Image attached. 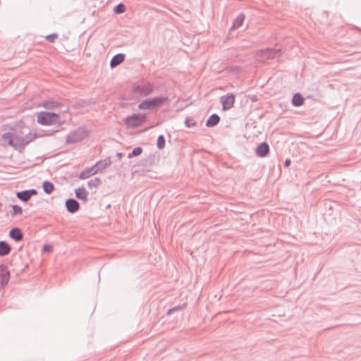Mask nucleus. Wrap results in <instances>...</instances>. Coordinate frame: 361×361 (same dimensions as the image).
I'll use <instances>...</instances> for the list:
<instances>
[{
  "label": "nucleus",
  "instance_id": "1",
  "mask_svg": "<svg viewBox=\"0 0 361 361\" xmlns=\"http://www.w3.org/2000/svg\"><path fill=\"white\" fill-rule=\"evenodd\" d=\"M37 122L42 125L50 126L53 124H57L56 129L49 130L47 135H51L54 133L59 131L61 122L60 121V116L59 114L49 112V111H42L37 115Z\"/></svg>",
  "mask_w": 361,
  "mask_h": 361
},
{
  "label": "nucleus",
  "instance_id": "2",
  "mask_svg": "<svg viewBox=\"0 0 361 361\" xmlns=\"http://www.w3.org/2000/svg\"><path fill=\"white\" fill-rule=\"evenodd\" d=\"M169 100L167 97H157L151 99H147L138 104V109L140 110H153L161 107Z\"/></svg>",
  "mask_w": 361,
  "mask_h": 361
},
{
  "label": "nucleus",
  "instance_id": "3",
  "mask_svg": "<svg viewBox=\"0 0 361 361\" xmlns=\"http://www.w3.org/2000/svg\"><path fill=\"white\" fill-rule=\"evenodd\" d=\"M147 116L142 114H134L124 119L125 125L130 128H135L142 126L146 121Z\"/></svg>",
  "mask_w": 361,
  "mask_h": 361
},
{
  "label": "nucleus",
  "instance_id": "4",
  "mask_svg": "<svg viewBox=\"0 0 361 361\" xmlns=\"http://www.w3.org/2000/svg\"><path fill=\"white\" fill-rule=\"evenodd\" d=\"M154 88V84L148 82L142 85H135L132 88V92L140 97H147L153 92Z\"/></svg>",
  "mask_w": 361,
  "mask_h": 361
},
{
  "label": "nucleus",
  "instance_id": "5",
  "mask_svg": "<svg viewBox=\"0 0 361 361\" xmlns=\"http://www.w3.org/2000/svg\"><path fill=\"white\" fill-rule=\"evenodd\" d=\"M86 137L85 132L82 128L71 132L66 136V142L67 144H73L82 141Z\"/></svg>",
  "mask_w": 361,
  "mask_h": 361
},
{
  "label": "nucleus",
  "instance_id": "6",
  "mask_svg": "<svg viewBox=\"0 0 361 361\" xmlns=\"http://www.w3.org/2000/svg\"><path fill=\"white\" fill-rule=\"evenodd\" d=\"M1 140L4 145H8L16 149H18L17 144L18 143V136L11 133H4L1 136Z\"/></svg>",
  "mask_w": 361,
  "mask_h": 361
},
{
  "label": "nucleus",
  "instance_id": "7",
  "mask_svg": "<svg viewBox=\"0 0 361 361\" xmlns=\"http://www.w3.org/2000/svg\"><path fill=\"white\" fill-rule=\"evenodd\" d=\"M224 111H227L233 106L235 103V95L233 93H228L220 98Z\"/></svg>",
  "mask_w": 361,
  "mask_h": 361
},
{
  "label": "nucleus",
  "instance_id": "8",
  "mask_svg": "<svg viewBox=\"0 0 361 361\" xmlns=\"http://www.w3.org/2000/svg\"><path fill=\"white\" fill-rule=\"evenodd\" d=\"M259 56L267 59H273L281 56L280 49H264L259 51Z\"/></svg>",
  "mask_w": 361,
  "mask_h": 361
},
{
  "label": "nucleus",
  "instance_id": "9",
  "mask_svg": "<svg viewBox=\"0 0 361 361\" xmlns=\"http://www.w3.org/2000/svg\"><path fill=\"white\" fill-rule=\"evenodd\" d=\"M65 207L68 212L75 214L79 210L80 204L74 198H68L66 200Z\"/></svg>",
  "mask_w": 361,
  "mask_h": 361
},
{
  "label": "nucleus",
  "instance_id": "10",
  "mask_svg": "<svg viewBox=\"0 0 361 361\" xmlns=\"http://www.w3.org/2000/svg\"><path fill=\"white\" fill-rule=\"evenodd\" d=\"M37 191L35 189L25 190L23 191L18 192L16 197L21 201L26 202L33 195H36Z\"/></svg>",
  "mask_w": 361,
  "mask_h": 361
},
{
  "label": "nucleus",
  "instance_id": "11",
  "mask_svg": "<svg viewBox=\"0 0 361 361\" xmlns=\"http://www.w3.org/2000/svg\"><path fill=\"white\" fill-rule=\"evenodd\" d=\"M10 279V272L4 264L0 265V287L6 285Z\"/></svg>",
  "mask_w": 361,
  "mask_h": 361
},
{
  "label": "nucleus",
  "instance_id": "12",
  "mask_svg": "<svg viewBox=\"0 0 361 361\" xmlns=\"http://www.w3.org/2000/svg\"><path fill=\"white\" fill-rule=\"evenodd\" d=\"M36 137L35 135H32V133H28L25 137H19L18 136V143L17 144L18 150H21L23 149L27 145H28L31 141H32Z\"/></svg>",
  "mask_w": 361,
  "mask_h": 361
},
{
  "label": "nucleus",
  "instance_id": "13",
  "mask_svg": "<svg viewBox=\"0 0 361 361\" xmlns=\"http://www.w3.org/2000/svg\"><path fill=\"white\" fill-rule=\"evenodd\" d=\"M269 145L266 142H264L257 145L255 149V152L259 157H265L269 154Z\"/></svg>",
  "mask_w": 361,
  "mask_h": 361
},
{
  "label": "nucleus",
  "instance_id": "14",
  "mask_svg": "<svg viewBox=\"0 0 361 361\" xmlns=\"http://www.w3.org/2000/svg\"><path fill=\"white\" fill-rule=\"evenodd\" d=\"M9 236L16 242H19L23 238V234L21 230L18 227H14L10 230Z\"/></svg>",
  "mask_w": 361,
  "mask_h": 361
},
{
  "label": "nucleus",
  "instance_id": "15",
  "mask_svg": "<svg viewBox=\"0 0 361 361\" xmlns=\"http://www.w3.org/2000/svg\"><path fill=\"white\" fill-rule=\"evenodd\" d=\"M125 57V54L121 53L114 55L110 61L111 68H115L119 64H121L122 62L124 61Z\"/></svg>",
  "mask_w": 361,
  "mask_h": 361
},
{
  "label": "nucleus",
  "instance_id": "16",
  "mask_svg": "<svg viewBox=\"0 0 361 361\" xmlns=\"http://www.w3.org/2000/svg\"><path fill=\"white\" fill-rule=\"evenodd\" d=\"M98 173V170H96L94 166L92 167H89L83 170L79 175V178L80 179H87L90 176Z\"/></svg>",
  "mask_w": 361,
  "mask_h": 361
},
{
  "label": "nucleus",
  "instance_id": "17",
  "mask_svg": "<svg viewBox=\"0 0 361 361\" xmlns=\"http://www.w3.org/2000/svg\"><path fill=\"white\" fill-rule=\"evenodd\" d=\"M75 197L82 200L84 202H86L87 201V192L86 189L84 187L78 188L75 190Z\"/></svg>",
  "mask_w": 361,
  "mask_h": 361
},
{
  "label": "nucleus",
  "instance_id": "18",
  "mask_svg": "<svg viewBox=\"0 0 361 361\" xmlns=\"http://www.w3.org/2000/svg\"><path fill=\"white\" fill-rule=\"evenodd\" d=\"M111 163L112 162L110 157H107L103 160L97 161L94 166L96 170H98L99 172V171H102L103 169L110 166Z\"/></svg>",
  "mask_w": 361,
  "mask_h": 361
},
{
  "label": "nucleus",
  "instance_id": "19",
  "mask_svg": "<svg viewBox=\"0 0 361 361\" xmlns=\"http://www.w3.org/2000/svg\"><path fill=\"white\" fill-rule=\"evenodd\" d=\"M11 251V247L5 240L0 241V257L8 255Z\"/></svg>",
  "mask_w": 361,
  "mask_h": 361
},
{
  "label": "nucleus",
  "instance_id": "20",
  "mask_svg": "<svg viewBox=\"0 0 361 361\" xmlns=\"http://www.w3.org/2000/svg\"><path fill=\"white\" fill-rule=\"evenodd\" d=\"M220 121V117L216 114H212L206 121L207 127H214Z\"/></svg>",
  "mask_w": 361,
  "mask_h": 361
},
{
  "label": "nucleus",
  "instance_id": "21",
  "mask_svg": "<svg viewBox=\"0 0 361 361\" xmlns=\"http://www.w3.org/2000/svg\"><path fill=\"white\" fill-rule=\"evenodd\" d=\"M304 98L300 93H295L292 98V104L293 106L299 107L304 104Z\"/></svg>",
  "mask_w": 361,
  "mask_h": 361
},
{
  "label": "nucleus",
  "instance_id": "22",
  "mask_svg": "<svg viewBox=\"0 0 361 361\" xmlns=\"http://www.w3.org/2000/svg\"><path fill=\"white\" fill-rule=\"evenodd\" d=\"M245 15L243 13H240L234 20L231 27V30H235L240 27L243 25Z\"/></svg>",
  "mask_w": 361,
  "mask_h": 361
},
{
  "label": "nucleus",
  "instance_id": "23",
  "mask_svg": "<svg viewBox=\"0 0 361 361\" xmlns=\"http://www.w3.org/2000/svg\"><path fill=\"white\" fill-rule=\"evenodd\" d=\"M61 106H62L61 103L54 100H48L44 103V107L47 109H55Z\"/></svg>",
  "mask_w": 361,
  "mask_h": 361
},
{
  "label": "nucleus",
  "instance_id": "24",
  "mask_svg": "<svg viewBox=\"0 0 361 361\" xmlns=\"http://www.w3.org/2000/svg\"><path fill=\"white\" fill-rule=\"evenodd\" d=\"M42 188L46 194L49 195L54 191V185L49 180H45L42 183Z\"/></svg>",
  "mask_w": 361,
  "mask_h": 361
},
{
  "label": "nucleus",
  "instance_id": "25",
  "mask_svg": "<svg viewBox=\"0 0 361 361\" xmlns=\"http://www.w3.org/2000/svg\"><path fill=\"white\" fill-rule=\"evenodd\" d=\"M101 184H102V180L98 177H96L93 179L90 180L87 183V185H88L89 188H96L98 186H99Z\"/></svg>",
  "mask_w": 361,
  "mask_h": 361
},
{
  "label": "nucleus",
  "instance_id": "26",
  "mask_svg": "<svg viewBox=\"0 0 361 361\" xmlns=\"http://www.w3.org/2000/svg\"><path fill=\"white\" fill-rule=\"evenodd\" d=\"M126 11V6L124 4H123L122 2L119 3L118 4H117L114 8V12L116 13V14H121V13H123L125 11Z\"/></svg>",
  "mask_w": 361,
  "mask_h": 361
},
{
  "label": "nucleus",
  "instance_id": "27",
  "mask_svg": "<svg viewBox=\"0 0 361 361\" xmlns=\"http://www.w3.org/2000/svg\"><path fill=\"white\" fill-rule=\"evenodd\" d=\"M142 151L143 149L141 147H136L128 154V158L130 159L132 157L139 156L142 154Z\"/></svg>",
  "mask_w": 361,
  "mask_h": 361
},
{
  "label": "nucleus",
  "instance_id": "28",
  "mask_svg": "<svg viewBox=\"0 0 361 361\" xmlns=\"http://www.w3.org/2000/svg\"><path fill=\"white\" fill-rule=\"evenodd\" d=\"M165 137L163 135H160L157 137V147L159 149H162L165 147Z\"/></svg>",
  "mask_w": 361,
  "mask_h": 361
},
{
  "label": "nucleus",
  "instance_id": "29",
  "mask_svg": "<svg viewBox=\"0 0 361 361\" xmlns=\"http://www.w3.org/2000/svg\"><path fill=\"white\" fill-rule=\"evenodd\" d=\"M23 212V209L18 204L12 205V211H11V216H16L18 214H21Z\"/></svg>",
  "mask_w": 361,
  "mask_h": 361
},
{
  "label": "nucleus",
  "instance_id": "30",
  "mask_svg": "<svg viewBox=\"0 0 361 361\" xmlns=\"http://www.w3.org/2000/svg\"><path fill=\"white\" fill-rule=\"evenodd\" d=\"M186 305L185 304H183L182 305H176L171 309H169L168 311H167V314L168 315H170V314H172L174 312L176 311H178V310H183L184 307H185Z\"/></svg>",
  "mask_w": 361,
  "mask_h": 361
},
{
  "label": "nucleus",
  "instance_id": "31",
  "mask_svg": "<svg viewBox=\"0 0 361 361\" xmlns=\"http://www.w3.org/2000/svg\"><path fill=\"white\" fill-rule=\"evenodd\" d=\"M185 125L188 128L193 127L196 126V123L193 121V120L189 117L186 118L185 120Z\"/></svg>",
  "mask_w": 361,
  "mask_h": 361
},
{
  "label": "nucleus",
  "instance_id": "32",
  "mask_svg": "<svg viewBox=\"0 0 361 361\" xmlns=\"http://www.w3.org/2000/svg\"><path fill=\"white\" fill-rule=\"evenodd\" d=\"M58 37V35L56 34V33H52V34H50L49 35H47L46 37V39L49 42H54L55 41V39Z\"/></svg>",
  "mask_w": 361,
  "mask_h": 361
},
{
  "label": "nucleus",
  "instance_id": "33",
  "mask_svg": "<svg viewBox=\"0 0 361 361\" xmlns=\"http://www.w3.org/2000/svg\"><path fill=\"white\" fill-rule=\"evenodd\" d=\"M51 250H52V246H51V245H48V244L44 245L43 246V248H42V250H43L44 252H49V251H51Z\"/></svg>",
  "mask_w": 361,
  "mask_h": 361
},
{
  "label": "nucleus",
  "instance_id": "34",
  "mask_svg": "<svg viewBox=\"0 0 361 361\" xmlns=\"http://www.w3.org/2000/svg\"><path fill=\"white\" fill-rule=\"evenodd\" d=\"M291 164V161L290 159H286L285 160V162H284V166L285 167H288Z\"/></svg>",
  "mask_w": 361,
  "mask_h": 361
},
{
  "label": "nucleus",
  "instance_id": "35",
  "mask_svg": "<svg viewBox=\"0 0 361 361\" xmlns=\"http://www.w3.org/2000/svg\"><path fill=\"white\" fill-rule=\"evenodd\" d=\"M116 155H117L118 157L121 158L123 154L121 152H118Z\"/></svg>",
  "mask_w": 361,
  "mask_h": 361
},
{
  "label": "nucleus",
  "instance_id": "36",
  "mask_svg": "<svg viewBox=\"0 0 361 361\" xmlns=\"http://www.w3.org/2000/svg\"><path fill=\"white\" fill-rule=\"evenodd\" d=\"M122 99H123V100H128V97H125V96H123V97H122Z\"/></svg>",
  "mask_w": 361,
  "mask_h": 361
},
{
  "label": "nucleus",
  "instance_id": "37",
  "mask_svg": "<svg viewBox=\"0 0 361 361\" xmlns=\"http://www.w3.org/2000/svg\"><path fill=\"white\" fill-rule=\"evenodd\" d=\"M110 207H111V204H108V205H106V209H109V208H110Z\"/></svg>",
  "mask_w": 361,
  "mask_h": 361
}]
</instances>
